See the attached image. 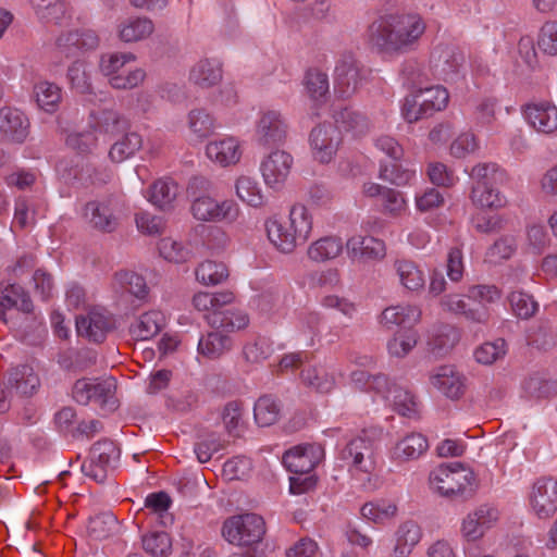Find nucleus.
<instances>
[{
  "instance_id": "nucleus-1",
  "label": "nucleus",
  "mask_w": 557,
  "mask_h": 557,
  "mask_svg": "<svg viewBox=\"0 0 557 557\" xmlns=\"http://www.w3.org/2000/svg\"><path fill=\"white\" fill-rule=\"evenodd\" d=\"M264 231L274 249L282 253H292L311 237L313 214L305 205L295 203L286 216L274 214L267 218Z\"/></svg>"
},
{
  "instance_id": "nucleus-2",
  "label": "nucleus",
  "mask_w": 557,
  "mask_h": 557,
  "mask_svg": "<svg viewBox=\"0 0 557 557\" xmlns=\"http://www.w3.org/2000/svg\"><path fill=\"white\" fill-rule=\"evenodd\" d=\"M424 30L425 24L418 14L383 16L369 27V42L385 53L405 51Z\"/></svg>"
},
{
  "instance_id": "nucleus-3",
  "label": "nucleus",
  "mask_w": 557,
  "mask_h": 557,
  "mask_svg": "<svg viewBox=\"0 0 557 557\" xmlns=\"http://www.w3.org/2000/svg\"><path fill=\"white\" fill-rule=\"evenodd\" d=\"M98 46V37L95 32L83 33L69 32L58 37L55 42L57 57L66 59L79 58L85 51ZM67 78L74 90L79 94H88L91 90L89 75L81 59L75 60L67 71Z\"/></svg>"
},
{
  "instance_id": "nucleus-4",
  "label": "nucleus",
  "mask_w": 557,
  "mask_h": 557,
  "mask_svg": "<svg viewBox=\"0 0 557 557\" xmlns=\"http://www.w3.org/2000/svg\"><path fill=\"white\" fill-rule=\"evenodd\" d=\"M449 103V92L442 85L413 87L404 98L401 115L408 123H414L423 117H430L436 112L444 111Z\"/></svg>"
},
{
  "instance_id": "nucleus-5",
  "label": "nucleus",
  "mask_w": 557,
  "mask_h": 557,
  "mask_svg": "<svg viewBox=\"0 0 557 557\" xmlns=\"http://www.w3.org/2000/svg\"><path fill=\"white\" fill-rule=\"evenodd\" d=\"M430 481L445 497H467L474 492V473L461 462L438 466L431 472Z\"/></svg>"
},
{
  "instance_id": "nucleus-6",
  "label": "nucleus",
  "mask_w": 557,
  "mask_h": 557,
  "mask_svg": "<svg viewBox=\"0 0 557 557\" xmlns=\"http://www.w3.org/2000/svg\"><path fill=\"white\" fill-rule=\"evenodd\" d=\"M115 392L116 382L113 377L106 380L79 379L73 385L72 396L81 405L94 403L104 413H110L119 406Z\"/></svg>"
},
{
  "instance_id": "nucleus-7",
  "label": "nucleus",
  "mask_w": 557,
  "mask_h": 557,
  "mask_svg": "<svg viewBox=\"0 0 557 557\" xmlns=\"http://www.w3.org/2000/svg\"><path fill=\"white\" fill-rule=\"evenodd\" d=\"M134 61L132 53H108L101 57L99 69L113 88L131 89L141 84L146 76L144 70L128 66Z\"/></svg>"
},
{
  "instance_id": "nucleus-8",
  "label": "nucleus",
  "mask_w": 557,
  "mask_h": 557,
  "mask_svg": "<svg viewBox=\"0 0 557 557\" xmlns=\"http://www.w3.org/2000/svg\"><path fill=\"white\" fill-rule=\"evenodd\" d=\"M264 534V520L256 513L233 516L224 521L222 528L223 537L228 543L239 546L259 543Z\"/></svg>"
},
{
  "instance_id": "nucleus-9",
  "label": "nucleus",
  "mask_w": 557,
  "mask_h": 557,
  "mask_svg": "<svg viewBox=\"0 0 557 557\" xmlns=\"http://www.w3.org/2000/svg\"><path fill=\"white\" fill-rule=\"evenodd\" d=\"M120 455V448L113 441H99L92 445L89 460L82 463V472L94 481L102 483L107 479L108 470L115 468Z\"/></svg>"
},
{
  "instance_id": "nucleus-10",
  "label": "nucleus",
  "mask_w": 557,
  "mask_h": 557,
  "mask_svg": "<svg viewBox=\"0 0 557 557\" xmlns=\"http://www.w3.org/2000/svg\"><path fill=\"white\" fill-rule=\"evenodd\" d=\"M190 212L197 221L232 223L238 218L239 208L233 200L220 201L209 194H202L193 200Z\"/></svg>"
},
{
  "instance_id": "nucleus-11",
  "label": "nucleus",
  "mask_w": 557,
  "mask_h": 557,
  "mask_svg": "<svg viewBox=\"0 0 557 557\" xmlns=\"http://www.w3.org/2000/svg\"><path fill=\"white\" fill-rule=\"evenodd\" d=\"M244 141L233 135H222L210 139L205 147L206 157L219 168H233L244 156Z\"/></svg>"
},
{
  "instance_id": "nucleus-12",
  "label": "nucleus",
  "mask_w": 557,
  "mask_h": 557,
  "mask_svg": "<svg viewBox=\"0 0 557 557\" xmlns=\"http://www.w3.org/2000/svg\"><path fill=\"white\" fill-rule=\"evenodd\" d=\"M341 143V131L332 124H320L309 135L312 158L322 164L330 163L335 158Z\"/></svg>"
},
{
  "instance_id": "nucleus-13",
  "label": "nucleus",
  "mask_w": 557,
  "mask_h": 557,
  "mask_svg": "<svg viewBox=\"0 0 557 557\" xmlns=\"http://www.w3.org/2000/svg\"><path fill=\"white\" fill-rule=\"evenodd\" d=\"M361 83L360 66L351 52L341 53L334 69V91L341 98H349Z\"/></svg>"
},
{
  "instance_id": "nucleus-14",
  "label": "nucleus",
  "mask_w": 557,
  "mask_h": 557,
  "mask_svg": "<svg viewBox=\"0 0 557 557\" xmlns=\"http://www.w3.org/2000/svg\"><path fill=\"white\" fill-rule=\"evenodd\" d=\"M115 327L113 315L106 309L92 308L86 314L76 317L78 335L94 343H102Z\"/></svg>"
},
{
  "instance_id": "nucleus-15",
  "label": "nucleus",
  "mask_w": 557,
  "mask_h": 557,
  "mask_svg": "<svg viewBox=\"0 0 557 557\" xmlns=\"http://www.w3.org/2000/svg\"><path fill=\"white\" fill-rule=\"evenodd\" d=\"M287 123L278 111H261L256 121L253 137L263 147L280 145L287 137Z\"/></svg>"
},
{
  "instance_id": "nucleus-16",
  "label": "nucleus",
  "mask_w": 557,
  "mask_h": 557,
  "mask_svg": "<svg viewBox=\"0 0 557 557\" xmlns=\"http://www.w3.org/2000/svg\"><path fill=\"white\" fill-rule=\"evenodd\" d=\"M294 165L293 156L282 149H274L263 157L260 172L265 185L280 189L286 183Z\"/></svg>"
},
{
  "instance_id": "nucleus-17",
  "label": "nucleus",
  "mask_w": 557,
  "mask_h": 557,
  "mask_svg": "<svg viewBox=\"0 0 557 557\" xmlns=\"http://www.w3.org/2000/svg\"><path fill=\"white\" fill-rule=\"evenodd\" d=\"M94 132L85 134H71L66 144L81 152L88 151L96 146L99 135L113 134L119 129V117L113 111H102L98 115H92Z\"/></svg>"
},
{
  "instance_id": "nucleus-18",
  "label": "nucleus",
  "mask_w": 557,
  "mask_h": 557,
  "mask_svg": "<svg viewBox=\"0 0 557 557\" xmlns=\"http://www.w3.org/2000/svg\"><path fill=\"white\" fill-rule=\"evenodd\" d=\"M527 123L537 133H557V107L548 100H533L521 109Z\"/></svg>"
},
{
  "instance_id": "nucleus-19",
  "label": "nucleus",
  "mask_w": 557,
  "mask_h": 557,
  "mask_svg": "<svg viewBox=\"0 0 557 557\" xmlns=\"http://www.w3.org/2000/svg\"><path fill=\"white\" fill-rule=\"evenodd\" d=\"M375 443L367 436L352 438L341 453L343 460L364 473H371L375 469Z\"/></svg>"
},
{
  "instance_id": "nucleus-20",
  "label": "nucleus",
  "mask_w": 557,
  "mask_h": 557,
  "mask_svg": "<svg viewBox=\"0 0 557 557\" xmlns=\"http://www.w3.org/2000/svg\"><path fill=\"white\" fill-rule=\"evenodd\" d=\"M347 253L360 262L381 261L386 256V244L384 240L362 234H355L346 240Z\"/></svg>"
},
{
  "instance_id": "nucleus-21",
  "label": "nucleus",
  "mask_w": 557,
  "mask_h": 557,
  "mask_svg": "<svg viewBox=\"0 0 557 557\" xmlns=\"http://www.w3.org/2000/svg\"><path fill=\"white\" fill-rule=\"evenodd\" d=\"M322 448L313 444L295 446L283 455L286 469L295 474H309L319 463Z\"/></svg>"
},
{
  "instance_id": "nucleus-22",
  "label": "nucleus",
  "mask_w": 557,
  "mask_h": 557,
  "mask_svg": "<svg viewBox=\"0 0 557 557\" xmlns=\"http://www.w3.org/2000/svg\"><path fill=\"white\" fill-rule=\"evenodd\" d=\"M532 509L540 518H548L557 510V481L541 478L534 482L530 495Z\"/></svg>"
},
{
  "instance_id": "nucleus-23",
  "label": "nucleus",
  "mask_w": 557,
  "mask_h": 557,
  "mask_svg": "<svg viewBox=\"0 0 557 557\" xmlns=\"http://www.w3.org/2000/svg\"><path fill=\"white\" fill-rule=\"evenodd\" d=\"M498 520V510L490 505H482L470 512L462 522L461 532L468 541H476Z\"/></svg>"
},
{
  "instance_id": "nucleus-24",
  "label": "nucleus",
  "mask_w": 557,
  "mask_h": 557,
  "mask_svg": "<svg viewBox=\"0 0 557 557\" xmlns=\"http://www.w3.org/2000/svg\"><path fill=\"white\" fill-rule=\"evenodd\" d=\"M466 379L451 366L436 368L430 375V383L450 399H459L466 391Z\"/></svg>"
},
{
  "instance_id": "nucleus-25",
  "label": "nucleus",
  "mask_w": 557,
  "mask_h": 557,
  "mask_svg": "<svg viewBox=\"0 0 557 557\" xmlns=\"http://www.w3.org/2000/svg\"><path fill=\"white\" fill-rule=\"evenodd\" d=\"M461 61V55L449 48L435 49L430 58V66L436 78L453 83L458 78Z\"/></svg>"
},
{
  "instance_id": "nucleus-26",
  "label": "nucleus",
  "mask_w": 557,
  "mask_h": 557,
  "mask_svg": "<svg viewBox=\"0 0 557 557\" xmlns=\"http://www.w3.org/2000/svg\"><path fill=\"white\" fill-rule=\"evenodd\" d=\"M29 122L26 115L12 108L0 110V138L13 143H23L28 136Z\"/></svg>"
},
{
  "instance_id": "nucleus-27",
  "label": "nucleus",
  "mask_w": 557,
  "mask_h": 557,
  "mask_svg": "<svg viewBox=\"0 0 557 557\" xmlns=\"http://www.w3.org/2000/svg\"><path fill=\"white\" fill-rule=\"evenodd\" d=\"M16 309L29 313L33 302L28 293L18 282L0 281V317L5 320V310Z\"/></svg>"
},
{
  "instance_id": "nucleus-28",
  "label": "nucleus",
  "mask_w": 557,
  "mask_h": 557,
  "mask_svg": "<svg viewBox=\"0 0 557 557\" xmlns=\"http://www.w3.org/2000/svg\"><path fill=\"white\" fill-rule=\"evenodd\" d=\"M472 300L466 299L460 295H448L445 296L441 305L444 310L453 312L455 314H461L467 320L485 324L490 319V311L485 306H473Z\"/></svg>"
},
{
  "instance_id": "nucleus-29",
  "label": "nucleus",
  "mask_w": 557,
  "mask_h": 557,
  "mask_svg": "<svg viewBox=\"0 0 557 557\" xmlns=\"http://www.w3.org/2000/svg\"><path fill=\"white\" fill-rule=\"evenodd\" d=\"M7 385L12 387L18 398L33 396L40 385L38 375L28 364H22L12 369L7 377Z\"/></svg>"
},
{
  "instance_id": "nucleus-30",
  "label": "nucleus",
  "mask_w": 557,
  "mask_h": 557,
  "mask_svg": "<svg viewBox=\"0 0 557 557\" xmlns=\"http://www.w3.org/2000/svg\"><path fill=\"white\" fill-rule=\"evenodd\" d=\"M207 321L212 329L230 333L245 329L249 324V317L240 309L225 308L210 312Z\"/></svg>"
},
{
  "instance_id": "nucleus-31",
  "label": "nucleus",
  "mask_w": 557,
  "mask_h": 557,
  "mask_svg": "<svg viewBox=\"0 0 557 557\" xmlns=\"http://www.w3.org/2000/svg\"><path fill=\"white\" fill-rule=\"evenodd\" d=\"M421 310L413 306H391L385 308L379 317V323L386 330L394 326H414L420 322Z\"/></svg>"
},
{
  "instance_id": "nucleus-32",
  "label": "nucleus",
  "mask_w": 557,
  "mask_h": 557,
  "mask_svg": "<svg viewBox=\"0 0 557 557\" xmlns=\"http://www.w3.org/2000/svg\"><path fill=\"white\" fill-rule=\"evenodd\" d=\"M235 195L246 206L261 208L267 203L260 183L252 176L242 174L234 182Z\"/></svg>"
},
{
  "instance_id": "nucleus-33",
  "label": "nucleus",
  "mask_w": 557,
  "mask_h": 557,
  "mask_svg": "<svg viewBox=\"0 0 557 557\" xmlns=\"http://www.w3.org/2000/svg\"><path fill=\"white\" fill-rule=\"evenodd\" d=\"M344 243L339 236L329 235L312 242L307 250V256L314 262H326L342 255Z\"/></svg>"
},
{
  "instance_id": "nucleus-34",
  "label": "nucleus",
  "mask_w": 557,
  "mask_h": 557,
  "mask_svg": "<svg viewBox=\"0 0 557 557\" xmlns=\"http://www.w3.org/2000/svg\"><path fill=\"white\" fill-rule=\"evenodd\" d=\"M419 333L413 326L400 327L387 341V352L393 358L407 357L419 342Z\"/></svg>"
},
{
  "instance_id": "nucleus-35",
  "label": "nucleus",
  "mask_w": 557,
  "mask_h": 557,
  "mask_svg": "<svg viewBox=\"0 0 557 557\" xmlns=\"http://www.w3.org/2000/svg\"><path fill=\"white\" fill-rule=\"evenodd\" d=\"M232 346V337L214 329V331L200 337L198 352L208 359H218L230 351Z\"/></svg>"
},
{
  "instance_id": "nucleus-36",
  "label": "nucleus",
  "mask_w": 557,
  "mask_h": 557,
  "mask_svg": "<svg viewBox=\"0 0 557 557\" xmlns=\"http://www.w3.org/2000/svg\"><path fill=\"white\" fill-rule=\"evenodd\" d=\"M189 78L202 88L214 86L222 79L221 63L214 59L200 60L191 69Z\"/></svg>"
},
{
  "instance_id": "nucleus-37",
  "label": "nucleus",
  "mask_w": 557,
  "mask_h": 557,
  "mask_svg": "<svg viewBox=\"0 0 557 557\" xmlns=\"http://www.w3.org/2000/svg\"><path fill=\"white\" fill-rule=\"evenodd\" d=\"M429 448L426 437L421 433H410L404 436L394 448V457L401 461L414 460Z\"/></svg>"
},
{
  "instance_id": "nucleus-38",
  "label": "nucleus",
  "mask_w": 557,
  "mask_h": 557,
  "mask_svg": "<svg viewBox=\"0 0 557 557\" xmlns=\"http://www.w3.org/2000/svg\"><path fill=\"white\" fill-rule=\"evenodd\" d=\"M335 127L352 137L364 135L369 131V121L362 114L345 108L334 115Z\"/></svg>"
},
{
  "instance_id": "nucleus-39",
  "label": "nucleus",
  "mask_w": 557,
  "mask_h": 557,
  "mask_svg": "<svg viewBox=\"0 0 557 557\" xmlns=\"http://www.w3.org/2000/svg\"><path fill=\"white\" fill-rule=\"evenodd\" d=\"M421 539V529L413 521H406L396 531L395 557H407Z\"/></svg>"
},
{
  "instance_id": "nucleus-40",
  "label": "nucleus",
  "mask_w": 557,
  "mask_h": 557,
  "mask_svg": "<svg viewBox=\"0 0 557 557\" xmlns=\"http://www.w3.org/2000/svg\"><path fill=\"white\" fill-rule=\"evenodd\" d=\"M154 26L149 18L129 17L119 27L121 40L135 42L148 38L153 33Z\"/></svg>"
},
{
  "instance_id": "nucleus-41",
  "label": "nucleus",
  "mask_w": 557,
  "mask_h": 557,
  "mask_svg": "<svg viewBox=\"0 0 557 557\" xmlns=\"http://www.w3.org/2000/svg\"><path fill=\"white\" fill-rule=\"evenodd\" d=\"M470 199L481 209L497 210L506 205V198L497 189L488 185H472Z\"/></svg>"
},
{
  "instance_id": "nucleus-42",
  "label": "nucleus",
  "mask_w": 557,
  "mask_h": 557,
  "mask_svg": "<svg viewBox=\"0 0 557 557\" xmlns=\"http://www.w3.org/2000/svg\"><path fill=\"white\" fill-rule=\"evenodd\" d=\"M160 256L173 263H183L193 256L191 247L188 243L172 237H164L158 244Z\"/></svg>"
},
{
  "instance_id": "nucleus-43",
  "label": "nucleus",
  "mask_w": 557,
  "mask_h": 557,
  "mask_svg": "<svg viewBox=\"0 0 557 557\" xmlns=\"http://www.w3.org/2000/svg\"><path fill=\"white\" fill-rule=\"evenodd\" d=\"M34 96L38 107L48 113L57 111L62 99L60 87L47 81L34 86Z\"/></svg>"
},
{
  "instance_id": "nucleus-44",
  "label": "nucleus",
  "mask_w": 557,
  "mask_h": 557,
  "mask_svg": "<svg viewBox=\"0 0 557 557\" xmlns=\"http://www.w3.org/2000/svg\"><path fill=\"white\" fill-rule=\"evenodd\" d=\"M163 324V314L149 311L140 315L138 323L131 326V333L140 341H148L157 335Z\"/></svg>"
},
{
  "instance_id": "nucleus-45",
  "label": "nucleus",
  "mask_w": 557,
  "mask_h": 557,
  "mask_svg": "<svg viewBox=\"0 0 557 557\" xmlns=\"http://www.w3.org/2000/svg\"><path fill=\"white\" fill-rule=\"evenodd\" d=\"M84 214L91 225L101 231L111 232L117 225L116 218L106 205L89 202L85 207Z\"/></svg>"
},
{
  "instance_id": "nucleus-46",
  "label": "nucleus",
  "mask_w": 557,
  "mask_h": 557,
  "mask_svg": "<svg viewBox=\"0 0 557 557\" xmlns=\"http://www.w3.org/2000/svg\"><path fill=\"white\" fill-rule=\"evenodd\" d=\"M37 15L48 22L61 24L67 16V7L63 0H30Z\"/></svg>"
},
{
  "instance_id": "nucleus-47",
  "label": "nucleus",
  "mask_w": 557,
  "mask_h": 557,
  "mask_svg": "<svg viewBox=\"0 0 557 557\" xmlns=\"http://www.w3.org/2000/svg\"><path fill=\"white\" fill-rule=\"evenodd\" d=\"M178 187L174 182L160 180L147 190L145 197L153 206L165 208L175 199Z\"/></svg>"
},
{
  "instance_id": "nucleus-48",
  "label": "nucleus",
  "mask_w": 557,
  "mask_h": 557,
  "mask_svg": "<svg viewBox=\"0 0 557 557\" xmlns=\"http://www.w3.org/2000/svg\"><path fill=\"white\" fill-rule=\"evenodd\" d=\"M480 149V141L474 133L465 131L455 136L449 145V154L455 159H466L475 154Z\"/></svg>"
},
{
  "instance_id": "nucleus-49",
  "label": "nucleus",
  "mask_w": 557,
  "mask_h": 557,
  "mask_svg": "<svg viewBox=\"0 0 557 557\" xmlns=\"http://www.w3.org/2000/svg\"><path fill=\"white\" fill-rule=\"evenodd\" d=\"M416 169L394 163L391 165H381L379 177L395 186H408L416 180Z\"/></svg>"
},
{
  "instance_id": "nucleus-50",
  "label": "nucleus",
  "mask_w": 557,
  "mask_h": 557,
  "mask_svg": "<svg viewBox=\"0 0 557 557\" xmlns=\"http://www.w3.org/2000/svg\"><path fill=\"white\" fill-rule=\"evenodd\" d=\"M280 411V406L272 396H261L255 404V420L260 426H270L277 421Z\"/></svg>"
},
{
  "instance_id": "nucleus-51",
  "label": "nucleus",
  "mask_w": 557,
  "mask_h": 557,
  "mask_svg": "<svg viewBox=\"0 0 557 557\" xmlns=\"http://www.w3.org/2000/svg\"><path fill=\"white\" fill-rule=\"evenodd\" d=\"M143 139L137 133H129L117 140L110 149L109 156L114 162H123L141 148Z\"/></svg>"
},
{
  "instance_id": "nucleus-52",
  "label": "nucleus",
  "mask_w": 557,
  "mask_h": 557,
  "mask_svg": "<svg viewBox=\"0 0 557 557\" xmlns=\"http://www.w3.org/2000/svg\"><path fill=\"white\" fill-rule=\"evenodd\" d=\"M426 175L433 185L440 187L450 188L459 182L455 170L440 161H433L428 164Z\"/></svg>"
},
{
  "instance_id": "nucleus-53",
  "label": "nucleus",
  "mask_w": 557,
  "mask_h": 557,
  "mask_svg": "<svg viewBox=\"0 0 557 557\" xmlns=\"http://www.w3.org/2000/svg\"><path fill=\"white\" fill-rule=\"evenodd\" d=\"M386 398L392 400L394 410L399 414L411 418L417 413L414 396L408 389L393 385Z\"/></svg>"
},
{
  "instance_id": "nucleus-54",
  "label": "nucleus",
  "mask_w": 557,
  "mask_h": 557,
  "mask_svg": "<svg viewBox=\"0 0 557 557\" xmlns=\"http://www.w3.org/2000/svg\"><path fill=\"white\" fill-rule=\"evenodd\" d=\"M522 388L530 397L535 398H544L557 394V383L537 373L525 379L522 383Z\"/></svg>"
},
{
  "instance_id": "nucleus-55",
  "label": "nucleus",
  "mask_w": 557,
  "mask_h": 557,
  "mask_svg": "<svg viewBox=\"0 0 557 557\" xmlns=\"http://www.w3.org/2000/svg\"><path fill=\"white\" fill-rule=\"evenodd\" d=\"M226 442L216 433H209L199 438L195 444L194 451L200 463L208 462L212 456L224 449Z\"/></svg>"
},
{
  "instance_id": "nucleus-56",
  "label": "nucleus",
  "mask_w": 557,
  "mask_h": 557,
  "mask_svg": "<svg viewBox=\"0 0 557 557\" xmlns=\"http://www.w3.org/2000/svg\"><path fill=\"white\" fill-rule=\"evenodd\" d=\"M117 528V519L111 512H103L89 519L88 533L96 540L109 537Z\"/></svg>"
},
{
  "instance_id": "nucleus-57",
  "label": "nucleus",
  "mask_w": 557,
  "mask_h": 557,
  "mask_svg": "<svg viewBox=\"0 0 557 557\" xmlns=\"http://www.w3.org/2000/svg\"><path fill=\"white\" fill-rule=\"evenodd\" d=\"M459 341L457 330L451 325L440 326L433 335L430 345L436 355L447 354Z\"/></svg>"
},
{
  "instance_id": "nucleus-58",
  "label": "nucleus",
  "mask_w": 557,
  "mask_h": 557,
  "mask_svg": "<svg viewBox=\"0 0 557 557\" xmlns=\"http://www.w3.org/2000/svg\"><path fill=\"white\" fill-rule=\"evenodd\" d=\"M304 384L320 393H329L334 386V379L322 368H309L301 372Z\"/></svg>"
},
{
  "instance_id": "nucleus-59",
  "label": "nucleus",
  "mask_w": 557,
  "mask_h": 557,
  "mask_svg": "<svg viewBox=\"0 0 557 557\" xmlns=\"http://www.w3.org/2000/svg\"><path fill=\"white\" fill-rule=\"evenodd\" d=\"M171 540L165 532H152L143 536L144 549L153 557H165L171 552Z\"/></svg>"
},
{
  "instance_id": "nucleus-60",
  "label": "nucleus",
  "mask_w": 557,
  "mask_h": 557,
  "mask_svg": "<svg viewBox=\"0 0 557 557\" xmlns=\"http://www.w3.org/2000/svg\"><path fill=\"white\" fill-rule=\"evenodd\" d=\"M506 354V342L497 338L494 342H486L474 351V358L479 363L492 364Z\"/></svg>"
},
{
  "instance_id": "nucleus-61",
  "label": "nucleus",
  "mask_w": 557,
  "mask_h": 557,
  "mask_svg": "<svg viewBox=\"0 0 557 557\" xmlns=\"http://www.w3.org/2000/svg\"><path fill=\"white\" fill-rule=\"evenodd\" d=\"M362 517L373 522H383L396 515L397 507L393 503L385 500L366 503L361 509Z\"/></svg>"
},
{
  "instance_id": "nucleus-62",
  "label": "nucleus",
  "mask_w": 557,
  "mask_h": 557,
  "mask_svg": "<svg viewBox=\"0 0 557 557\" xmlns=\"http://www.w3.org/2000/svg\"><path fill=\"white\" fill-rule=\"evenodd\" d=\"M188 125L191 133L202 138L214 131L215 120L205 110H194L189 113Z\"/></svg>"
},
{
  "instance_id": "nucleus-63",
  "label": "nucleus",
  "mask_w": 557,
  "mask_h": 557,
  "mask_svg": "<svg viewBox=\"0 0 557 557\" xmlns=\"http://www.w3.org/2000/svg\"><path fill=\"white\" fill-rule=\"evenodd\" d=\"M305 86L309 96L318 100L324 97L329 91V78L326 73L312 69L306 74Z\"/></svg>"
},
{
  "instance_id": "nucleus-64",
  "label": "nucleus",
  "mask_w": 557,
  "mask_h": 557,
  "mask_svg": "<svg viewBox=\"0 0 557 557\" xmlns=\"http://www.w3.org/2000/svg\"><path fill=\"white\" fill-rule=\"evenodd\" d=\"M271 352V343L265 337H257L253 342L247 343L243 349L246 361L251 363H259L265 360Z\"/></svg>"
}]
</instances>
